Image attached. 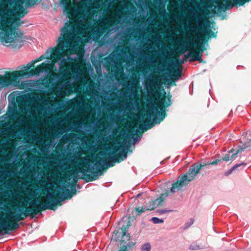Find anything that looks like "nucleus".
Returning <instances> with one entry per match:
<instances>
[{
	"instance_id": "1",
	"label": "nucleus",
	"mask_w": 251,
	"mask_h": 251,
	"mask_svg": "<svg viewBox=\"0 0 251 251\" xmlns=\"http://www.w3.org/2000/svg\"><path fill=\"white\" fill-rule=\"evenodd\" d=\"M117 0H74L75 11L69 6L71 15L80 14L84 17L88 25L86 34L89 39L97 35V39L88 40V42H98L101 35L99 46L116 47L123 44L126 37L133 35L142 36L151 32L150 27L139 21H133L136 10L133 5L126 4L122 7L121 4H116Z\"/></svg>"
},
{
	"instance_id": "2",
	"label": "nucleus",
	"mask_w": 251,
	"mask_h": 251,
	"mask_svg": "<svg viewBox=\"0 0 251 251\" xmlns=\"http://www.w3.org/2000/svg\"><path fill=\"white\" fill-rule=\"evenodd\" d=\"M137 132L136 128H130L121 135L122 140L117 138L108 148L98 153L84 156H82L83 153H95L98 151V142H100L98 135L97 141L81 136L77 143H75V140L64 151L58 143L55 148L56 153L59 156L56 159V166L62 170H70L69 176L73 180L83 176L89 177L91 181L96 180L101 174L100 171L104 166H110V161H119L121 155L124 157L122 160L127 157L125 151L128 150L132 139Z\"/></svg>"
},
{
	"instance_id": "3",
	"label": "nucleus",
	"mask_w": 251,
	"mask_h": 251,
	"mask_svg": "<svg viewBox=\"0 0 251 251\" xmlns=\"http://www.w3.org/2000/svg\"><path fill=\"white\" fill-rule=\"evenodd\" d=\"M130 78L124 85L125 90L118 92L116 100L113 91L107 92V99L113 101L104 102L103 110H108L112 121L122 122L125 120V117H129L134 112H139V119L142 123H159L166 116L165 97H161L153 83L154 88L148 91L149 95L153 98L148 100L147 107L142 110L138 91V78L134 74L130 75Z\"/></svg>"
},
{
	"instance_id": "4",
	"label": "nucleus",
	"mask_w": 251,
	"mask_h": 251,
	"mask_svg": "<svg viewBox=\"0 0 251 251\" xmlns=\"http://www.w3.org/2000/svg\"><path fill=\"white\" fill-rule=\"evenodd\" d=\"M61 4L63 5V11L67 17L75 22V24L71 27L64 26L61 29L59 37L57 40L58 47L50 48L46 51L45 55H42L38 58L32 60L35 64L44 58L48 59L45 63H59L63 59L64 65L62 68L67 65L68 62L80 60L84 53V42L88 40L97 39V35L89 39L87 37L86 31L88 25H83L85 23L84 17H80V14L74 16L72 11L70 10V6L74 11L76 8L74 4V0H61Z\"/></svg>"
},
{
	"instance_id": "5",
	"label": "nucleus",
	"mask_w": 251,
	"mask_h": 251,
	"mask_svg": "<svg viewBox=\"0 0 251 251\" xmlns=\"http://www.w3.org/2000/svg\"><path fill=\"white\" fill-rule=\"evenodd\" d=\"M38 0H0V41L4 46L19 49L23 45L25 37L18 28L19 21Z\"/></svg>"
},
{
	"instance_id": "6",
	"label": "nucleus",
	"mask_w": 251,
	"mask_h": 251,
	"mask_svg": "<svg viewBox=\"0 0 251 251\" xmlns=\"http://www.w3.org/2000/svg\"><path fill=\"white\" fill-rule=\"evenodd\" d=\"M54 96L42 98L36 96L33 92L25 93L16 91L10 94L8 99L16 102L19 107L21 121H30L40 115V110L36 107H45L50 112H56L58 109L63 107V104L53 102Z\"/></svg>"
},
{
	"instance_id": "7",
	"label": "nucleus",
	"mask_w": 251,
	"mask_h": 251,
	"mask_svg": "<svg viewBox=\"0 0 251 251\" xmlns=\"http://www.w3.org/2000/svg\"><path fill=\"white\" fill-rule=\"evenodd\" d=\"M85 112H87L85 116L78 117L76 119L85 126V133L92 136L99 130L98 140L101 143L108 141L115 134L118 126L116 122L118 121H112L109 118L108 123L107 117L100 108L93 109L91 107L90 111Z\"/></svg>"
},
{
	"instance_id": "8",
	"label": "nucleus",
	"mask_w": 251,
	"mask_h": 251,
	"mask_svg": "<svg viewBox=\"0 0 251 251\" xmlns=\"http://www.w3.org/2000/svg\"><path fill=\"white\" fill-rule=\"evenodd\" d=\"M30 196L27 195L21 196L17 193H14V195L11 197V205L13 207H20L24 209V213L23 215L26 217L28 215L35 216L36 213L40 212L42 210L51 209L55 210L56 207L55 204L60 203L61 199H52L50 202H44L43 205H41L40 199L31 200L33 198H29Z\"/></svg>"
},
{
	"instance_id": "9",
	"label": "nucleus",
	"mask_w": 251,
	"mask_h": 251,
	"mask_svg": "<svg viewBox=\"0 0 251 251\" xmlns=\"http://www.w3.org/2000/svg\"><path fill=\"white\" fill-rule=\"evenodd\" d=\"M31 180L24 179L23 184L18 183L14 180L5 182L0 187V201L6 200L9 202H11V197L14 193H17L21 196L27 195L29 198H34L37 191H34L36 186L35 183L32 184Z\"/></svg>"
},
{
	"instance_id": "10",
	"label": "nucleus",
	"mask_w": 251,
	"mask_h": 251,
	"mask_svg": "<svg viewBox=\"0 0 251 251\" xmlns=\"http://www.w3.org/2000/svg\"><path fill=\"white\" fill-rule=\"evenodd\" d=\"M126 56L122 50L119 52L113 51L107 57L96 61L92 60V63L95 67L97 72L101 70V68L105 69L112 77L116 79H123L124 77V68L123 62L118 56Z\"/></svg>"
},
{
	"instance_id": "11",
	"label": "nucleus",
	"mask_w": 251,
	"mask_h": 251,
	"mask_svg": "<svg viewBox=\"0 0 251 251\" xmlns=\"http://www.w3.org/2000/svg\"><path fill=\"white\" fill-rule=\"evenodd\" d=\"M13 209L14 213L4 201H0V234H6L8 230L13 231L19 227L18 224L9 222V220L19 221L23 220L24 209L20 207H15Z\"/></svg>"
},
{
	"instance_id": "12",
	"label": "nucleus",
	"mask_w": 251,
	"mask_h": 251,
	"mask_svg": "<svg viewBox=\"0 0 251 251\" xmlns=\"http://www.w3.org/2000/svg\"><path fill=\"white\" fill-rule=\"evenodd\" d=\"M188 8L191 13L192 20L186 22L184 25H180V29L183 32L187 30L189 32L199 34H204L209 37H216V33L212 31L210 28V21L203 23L204 18L203 16L199 15L192 6H189Z\"/></svg>"
},
{
	"instance_id": "13",
	"label": "nucleus",
	"mask_w": 251,
	"mask_h": 251,
	"mask_svg": "<svg viewBox=\"0 0 251 251\" xmlns=\"http://www.w3.org/2000/svg\"><path fill=\"white\" fill-rule=\"evenodd\" d=\"M209 38L207 35H205L204 38L200 36L197 38L184 36L183 37L182 41L179 43L180 51L183 53L184 49L195 50V56L189 58V61L190 62L197 61L201 62L202 61L201 56L204 48L203 42H207Z\"/></svg>"
},
{
	"instance_id": "14",
	"label": "nucleus",
	"mask_w": 251,
	"mask_h": 251,
	"mask_svg": "<svg viewBox=\"0 0 251 251\" xmlns=\"http://www.w3.org/2000/svg\"><path fill=\"white\" fill-rule=\"evenodd\" d=\"M71 69L75 74L71 80L67 81L62 83H56L58 90L56 93V97L59 99L62 98L66 95L73 92V85L75 82L81 80L82 77V70L79 66L73 64Z\"/></svg>"
},
{
	"instance_id": "15",
	"label": "nucleus",
	"mask_w": 251,
	"mask_h": 251,
	"mask_svg": "<svg viewBox=\"0 0 251 251\" xmlns=\"http://www.w3.org/2000/svg\"><path fill=\"white\" fill-rule=\"evenodd\" d=\"M36 84L34 80L20 81L19 76L14 73H8L4 77L0 76V89L13 86L20 89L26 88L28 90H32Z\"/></svg>"
},
{
	"instance_id": "16",
	"label": "nucleus",
	"mask_w": 251,
	"mask_h": 251,
	"mask_svg": "<svg viewBox=\"0 0 251 251\" xmlns=\"http://www.w3.org/2000/svg\"><path fill=\"white\" fill-rule=\"evenodd\" d=\"M205 165H202V161H199L191 165L187 172L180 176L176 182L174 181V193L175 189L181 188L183 185H186L189 182L193 180L196 176L200 172Z\"/></svg>"
},
{
	"instance_id": "17",
	"label": "nucleus",
	"mask_w": 251,
	"mask_h": 251,
	"mask_svg": "<svg viewBox=\"0 0 251 251\" xmlns=\"http://www.w3.org/2000/svg\"><path fill=\"white\" fill-rule=\"evenodd\" d=\"M66 108L72 110L69 112L65 118L68 119H76L78 118V114L79 111H88L91 109V105L86 101L84 98L80 97L77 99H71L69 101V104L66 106Z\"/></svg>"
},
{
	"instance_id": "18",
	"label": "nucleus",
	"mask_w": 251,
	"mask_h": 251,
	"mask_svg": "<svg viewBox=\"0 0 251 251\" xmlns=\"http://www.w3.org/2000/svg\"><path fill=\"white\" fill-rule=\"evenodd\" d=\"M63 59L59 61V63H42L40 65L34 69L31 70L27 73V75L30 76H33L35 75H43L45 78H47L53 71L59 72L62 68V66L64 64Z\"/></svg>"
},
{
	"instance_id": "19",
	"label": "nucleus",
	"mask_w": 251,
	"mask_h": 251,
	"mask_svg": "<svg viewBox=\"0 0 251 251\" xmlns=\"http://www.w3.org/2000/svg\"><path fill=\"white\" fill-rule=\"evenodd\" d=\"M48 186L51 189L54 187V185L51 182V178L47 180L45 182L39 184V186H36L34 191H37V193H36V195L34 196V198L40 199V197L43 194H46V197H43L42 198V200L44 202H48V199H56L55 198L57 197L55 195V192H58V191L59 190V187H57V189L54 191L53 194H52L50 192V190Z\"/></svg>"
},
{
	"instance_id": "20",
	"label": "nucleus",
	"mask_w": 251,
	"mask_h": 251,
	"mask_svg": "<svg viewBox=\"0 0 251 251\" xmlns=\"http://www.w3.org/2000/svg\"><path fill=\"white\" fill-rule=\"evenodd\" d=\"M161 52L159 51H154L151 55H150L147 50L144 49H140L138 50L137 63L142 67H144L149 63L150 65H156L158 64L160 59L158 55Z\"/></svg>"
},
{
	"instance_id": "21",
	"label": "nucleus",
	"mask_w": 251,
	"mask_h": 251,
	"mask_svg": "<svg viewBox=\"0 0 251 251\" xmlns=\"http://www.w3.org/2000/svg\"><path fill=\"white\" fill-rule=\"evenodd\" d=\"M99 83H100L99 82ZM92 86L93 87L92 91L89 92L90 97L94 101L96 107H98V108H100L101 111H106L108 113V118H109V112L108 110H104L102 108V104L105 102H103V97L94 92L95 91L100 94H104L103 92L106 91V87L103 85L100 86V84H97L96 85H94Z\"/></svg>"
},
{
	"instance_id": "22",
	"label": "nucleus",
	"mask_w": 251,
	"mask_h": 251,
	"mask_svg": "<svg viewBox=\"0 0 251 251\" xmlns=\"http://www.w3.org/2000/svg\"><path fill=\"white\" fill-rule=\"evenodd\" d=\"M58 192H55L56 197L60 196L59 199H61V201L65 199H70L73 195H75L76 190L75 187V183L73 181L71 183L66 181L63 182L61 187L59 188Z\"/></svg>"
},
{
	"instance_id": "23",
	"label": "nucleus",
	"mask_w": 251,
	"mask_h": 251,
	"mask_svg": "<svg viewBox=\"0 0 251 251\" xmlns=\"http://www.w3.org/2000/svg\"><path fill=\"white\" fill-rule=\"evenodd\" d=\"M169 55V60L168 62L166 60L167 55L165 53H162L163 59L162 61L161 64H157V70L163 74H167L168 72H169L170 74L173 73V49H170ZM169 77L170 80L172 79L173 75L170 74Z\"/></svg>"
},
{
	"instance_id": "24",
	"label": "nucleus",
	"mask_w": 251,
	"mask_h": 251,
	"mask_svg": "<svg viewBox=\"0 0 251 251\" xmlns=\"http://www.w3.org/2000/svg\"><path fill=\"white\" fill-rule=\"evenodd\" d=\"M24 157L25 160L24 161L25 166L23 168V171L28 174H30V170L34 169L35 163L37 161L36 156L31 153H28L24 151L20 157V161H22V158Z\"/></svg>"
},
{
	"instance_id": "25",
	"label": "nucleus",
	"mask_w": 251,
	"mask_h": 251,
	"mask_svg": "<svg viewBox=\"0 0 251 251\" xmlns=\"http://www.w3.org/2000/svg\"><path fill=\"white\" fill-rule=\"evenodd\" d=\"M41 112H40V115L38 117H37L32 121H24L22 122L25 126V132L28 134H31L33 131L40 132L42 129V126L40 124H38L37 122L38 119H39L41 117ZM20 121H21V118H20Z\"/></svg>"
},
{
	"instance_id": "26",
	"label": "nucleus",
	"mask_w": 251,
	"mask_h": 251,
	"mask_svg": "<svg viewBox=\"0 0 251 251\" xmlns=\"http://www.w3.org/2000/svg\"><path fill=\"white\" fill-rule=\"evenodd\" d=\"M7 114L10 119L15 120L18 124H23L20 121L21 114L19 112V108L18 109L17 103L15 101L11 100V103L8 108Z\"/></svg>"
},
{
	"instance_id": "27",
	"label": "nucleus",
	"mask_w": 251,
	"mask_h": 251,
	"mask_svg": "<svg viewBox=\"0 0 251 251\" xmlns=\"http://www.w3.org/2000/svg\"><path fill=\"white\" fill-rule=\"evenodd\" d=\"M34 177L35 179V183H34L36 186H39V184L45 182L47 180L51 178L49 173L44 171L36 172L34 175Z\"/></svg>"
},
{
	"instance_id": "28",
	"label": "nucleus",
	"mask_w": 251,
	"mask_h": 251,
	"mask_svg": "<svg viewBox=\"0 0 251 251\" xmlns=\"http://www.w3.org/2000/svg\"><path fill=\"white\" fill-rule=\"evenodd\" d=\"M72 74L69 70L65 69L60 72L55 79L56 83H62L63 82L67 81L69 79H72Z\"/></svg>"
},
{
	"instance_id": "29",
	"label": "nucleus",
	"mask_w": 251,
	"mask_h": 251,
	"mask_svg": "<svg viewBox=\"0 0 251 251\" xmlns=\"http://www.w3.org/2000/svg\"><path fill=\"white\" fill-rule=\"evenodd\" d=\"M28 134L32 141L40 146H43L44 144L49 139V135L42 136L39 134H33V133Z\"/></svg>"
},
{
	"instance_id": "30",
	"label": "nucleus",
	"mask_w": 251,
	"mask_h": 251,
	"mask_svg": "<svg viewBox=\"0 0 251 251\" xmlns=\"http://www.w3.org/2000/svg\"><path fill=\"white\" fill-rule=\"evenodd\" d=\"M224 7V4H220L217 6L212 5L207 7L208 9L211 10L209 14L207 15V17H212L215 15H217V16L221 15L222 12L225 11V8Z\"/></svg>"
},
{
	"instance_id": "31",
	"label": "nucleus",
	"mask_w": 251,
	"mask_h": 251,
	"mask_svg": "<svg viewBox=\"0 0 251 251\" xmlns=\"http://www.w3.org/2000/svg\"><path fill=\"white\" fill-rule=\"evenodd\" d=\"M67 122V118L56 117H52L50 120V123L51 128H56L63 126V125Z\"/></svg>"
},
{
	"instance_id": "32",
	"label": "nucleus",
	"mask_w": 251,
	"mask_h": 251,
	"mask_svg": "<svg viewBox=\"0 0 251 251\" xmlns=\"http://www.w3.org/2000/svg\"><path fill=\"white\" fill-rule=\"evenodd\" d=\"M168 196V193L165 192L160 195L159 198L150 202L149 206L151 210L154 209L157 206L161 205L164 202L165 199Z\"/></svg>"
},
{
	"instance_id": "33",
	"label": "nucleus",
	"mask_w": 251,
	"mask_h": 251,
	"mask_svg": "<svg viewBox=\"0 0 251 251\" xmlns=\"http://www.w3.org/2000/svg\"><path fill=\"white\" fill-rule=\"evenodd\" d=\"M71 131V129L68 126H61L58 127L54 130L51 133L52 138L55 139L56 138L61 139L62 136L64 133Z\"/></svg>"
},
{
	"instance_id": "34",
	"label": "nucleus",
	"mask_w": 251,
	"mask_h": 251,
	"mask_svg": "<svg viewBox=\"0 0 251 251\" xmlns=\"http://www.w3.org/2000/svg\"><path fill=\"white\" fill-rule=\"evenodd\" d=\"M57 143V141L55 139H51L49 142L48 141L44 144L43 146H42L43 147L42 151L49 153H51L53 149L54 148Z\"/></svg>"
},
{
	"instance_id": "35",
	"label": "nucleus",
	"mask_w": 251,
	"mask_h": 251,
	"mask_svg": "<svg viewBox=\"0 0 251 251\" xmlns=\"http://www.w3.org/2000/svg\"><path fill=\"white\" fill-rule=\"evenodd\" d=\"M75 121L71 122L68 125V126L71 129V131L81 130L82 129H86L85 126L79 120L76 119Z\"/></svg>"
},
{
	"instance_id": "36",
	"label": "nucleus",
	"mask_w": 251,
	"mask_h": 251,
	"mask_svg": "<svg viewBox=\"0 0 251 251\" xmlns=\"http://www.w3.org/2000/svg\"><path fill=\"white\" fill-rule=\"evenodd\" d=\"M183 75L182 68L176 67L174 65V86H176V82L178 80H181Z\"/></svg>"
},
{
	"instance_id": "37",
	"label": "nucleus",
	"mask_w": 251,
	"mask_h": 251,
	"mask_svg": "<svg viewBox=\"0 0 251 251\" xmlns=\"http://www.w3.org/2000/svg\"><path fill=\"white\" fill-rule=\"evenodd\" d=\"M14 171L12 169L5 170L4 169H0V182L1 183L6 177L14 173Z\"/></svg>"
},
{
	"instance_id": "38",
	"label": "nucleus",
	"mask_w": 251,
	"mask_h": 251,
	"mask_svg": "<svg viewBox=\"0 0 251 251\" xmlns=\"http://www.w3.org/2000/svg\"><path fill=\"white\" fill-rule=\"evenodd\" d=\"M186 49H184V52H185V50ZM188 50H189V49H187ZM191 49H189V50H190ZM193 50H194L193 49H192ZM179 51L180 53H181L182 54H183V56L182 57V58L181 59L182 61L183 62V64L186 62L187 60V59L190 57L191 58V57H194L195 56V51L193 52L192 51H189L187 53H186V54H184V53H182L181 52H180V46L179 45Z\"/></svg>"
},
{
	"instance_id": "39",
	"label": "nucleus",
	"mask_w": 251,
	"mask_h": 251,
	"mask_svg": "<svg viewBox=\"0 0 251 251\" xmlns=\"http://www.w3.org/2000/svg\"><path fill=\"white\" fill-rule=\"evenodd\" d=\"M149 42L152 45H160L162 42L161 36L159 34L153 36L151 38Z\"/></svg>"
},
{
	"instance_id": "40",
	"label": "nucleus",
	"mask_w": 251,
	"mask_h": 251,
	"mask_svg": "<svg viewBox=\"0 0 251 251\" xmlns=\"http://www.w3.org/2000/svg\"><path fill=\"white\" fill-rule=\"evenodd\" d=\"M76 136L75 133L71 132L69 133H64L62 136L61 140L63 142H68L72 140L73 138Z\"/></svg>"
},
{
	"instance_id": "41",
	"label": "nucleus",
	"mask_w": 251,
	"mask_h": 251,
	"mask_svg": "<svg viewBox=\"0 0 251 251\" xmlns=\"http://www.w3.org/2000/svg\"><path fill=\"white\" fill-rule=\"evenodd\" d=\"M135 210L137 213V215H140L146 211L151 210V209L150 208V206L148 205V206L136 207L135 208Z\"/></svg>"
},
{
	"instance_id": "42",
	"label": "nucleus",
	"mask_w": 251,
	"mask_h": 251,
	"mask_svg": "<svg viewBox=\"0 0 251 251\" xmlns=\"http://www.w3.org/2000/svg\"><path fill=\"white\" fill-rule=\"evenodd\" d=\"M247 164L246 162H243L240 163H237L232 166L234 168V171H239L244 169L247 166Z\"/></svg>"
},
{
	"instance_id": "43",
	"label": "nucleus",
	"mask_w": 251,
	"mask_h": 251,
	"mask_svg": "<svg viewBox=\"0 0 251 251\" xmlns=\"http://www.w3.org/2000/svg\"><path fill=\"white\" fill-rule=\"evenodd\" d=\"M232 1L235 6H243L245 3L251 1V0H232Z\"/></svg>"
},
{
	"instance_id": "44",
	"label": "nucleus",
	"mask_w": 251,
	"mask_h": 251,
	"mask_svg": "<svg viewBox=\"0 0 251 251\" xmlns=\"http://www.w3.org/2000/svg\"><path fill=\"white\" fill-rule=\"evenodd\" d=\"M175 50V46H174V50ZM176 67L181 68L182 65L183 64V62L180 58H175V53L174 52V63Z\"/></svg>"
},
{
	"instance_id": "45",
	"label": "nucleus",
	"mask_w": 251,
	"mask_h": 251,
	"mask_svg": "<svg viewBox=\"0 0 251 251\" xmlns=\"http://www.w3.org/2000/svg\"><path fill=\"white\" fill-rule=\"evenodd\" d=\"M222 162V160L221 159H215V160L213 161L212 162H202V165H205L204 167H206L207 166L209 165H215L218 164V163H220Z\"/></svg>"
},
{
	"instance_id": "46",
	"label": "nucleus",
	"mask_w": 251,
	"mask_h": 251,
	"mask_svg": "<svg viewBox=\"0 0 251 251\" xmlns=\"http://www.w3.org/2000/svg\"><path fill=\"white\" fill-rule=\"evenodd\" d=\"M167 0H153L154 3L155 4L158 5L160 4L161 6L163 7L164 10L163 12H165V7L166 3V1Z\"/></svg>"
},
{
	"instance_id": "47",
	"label": "nucleus",
	"mask_w": 251,
	"mask_h": 251,
	"mask_svg": "<svg viewBox=\"0 0 251 251\" xmlns=\"http://www.w3.org/2000/svg\"><path fill=\"white\" fill-rule=\"evenodd\" d=\"M130 239V234L129 233H127L126 232H124L123 234V239H122V242L126 244V242L129 241Z\"/></svg>"
},
{
	"instance_id": "48",
	"label": "nucleus",
	"mask_w": 251,
	"mask_h": 251,
	"mask_svg": "<svg viewBox=\"0 0 251 251\" xmlns=\"http://www.w3.org/2000/svg\"><path fill=\"white\" fill-rule=\"evenodd\" d=\"M151 246L149 243H146L143 244L141 247V251H150Z\"/></svg>"
},
{
	"instance_id": "49",
	"label": "nucleus",
	"mask_w": 251,
	"mask_h": 251,
	"mask_svg": "<svg viewBox=\"0 0 251 251\" xmlns=\"http://www.w3.org/2000/svg\"><path fill=\"white\" fill-rule=\"evenodd\" d=\"M194 219L193 218H191L189 222H186L184 225V226L182 227L183 230H186L188 229L191 225H192L194 223Z\"/></svg>"
},
{
	"instance_id": "50",
	"label": "nucleus",
	"mask_w": 251,
	"mask_h": 251,
	"mask_svg": "<svg viewBox=\"0 0 251 251\" xmlns=\"http://www.w3.org/2000/svg\"><path fill=\"white\" fill-rule=\"evenodd\" d=\"M188 249L190 250L194 251V250H201L202 248H201L199 245H198L195 243H192L189 246Z\"/></svg>"
},
{
	"instance_id": "51",
	"label": "nucleus",
	"mask_w": 251,
	"mask_h": 251,
	"mask_svg": "<svg viewBox=\"0 0 251 251\" xmlns=\"http://www.w3.org/2000/svg\"><path fill=\"white\" fill-rule=\"evenodd\" d=\"M151 221L152 222L153 224H160V223H163L164 222L163 220L162 219H159L157 217H152Z\"/></svg>"
},
{
	"instance_id": "52",
	"label": "nucleus",
	"mask_w": 251,
	"mask_h": 251,
	"mask_svg": "<svg viewBox=\"0 0 251 251\" xmlns=\"http://www.w3.org/2000/svg\"><path fill=\"white\" fill-rule=\"evenodd\" d=\"M169 10L170 12V21L171 22L172 20L173 19V0H170L169 1Z\"/></svg>"
},
{
	"instance_id": "53",
	"label": "nucleus",
	"mask_w": 251,
	"mask_h": 251,
	"mask_svg": "<svg viewBox=\"0 0 251 251\" xmlns=\"http://www.w3.org/2000/svg\"><path fill=\"white\" fill-rule=\"evenodd\" d=\"M172 211V210L171 209H158L157 210V212L161 214V215H163V214H166L168 212H171Z\"/></svg>"
},
{
	"instance_id": "54",
	"label": "nucleus",
	"mask_w": 251,
	"mask_h": 251,
	"mask_svg": "<svg viewBox=\"0 0 251 251\" xmlns=\"http://www.w3.org/2000/svg\"><path fill=\"white\" fill-rule=\"evenodd\" d=\"M34 64L33 63V61H31L30 63L27 64L25 66H24L22 67L23 71H26L29 70L31 67L34 66Z\"/></svg>"
},
{
	"instance_id": "55",
	"label": "nucleus",
	"mask_w": 251,
	"mask_h": 251,
	"mask_svg": "<svg viewBox=\"0 0 251 251\" xmlns=\"http://www.w3.org/2000/svg\"><path fill=\"white\" fill-rule=\"evenodd\" d=\"M224 8H225V11L227 10H229L232 9L233 7V5L230 2H226Z\"/></svg>"
},
{
	"instance_id": "56",
	"label": "nucleus",
	"mask_w": 251,
	"mask_h": 251,
	"mask_svg": "<svg viewBox=\"0 0 251 251\" xmlns=\"http://www.w3.org/2000/svg\"><path fill=\"white\" fill-rule=\"evenodd\" d=\"M169 38L171 42L173 41V26L172 25L169 27Z\"/></svg>"
},
{
	"instance_id": "57",
	"label": "nucleus",
	"mask_w": 251,
	"mask_h": 251,
	"mask_svg": "<svg viewBox=\"0 0 251 251\" xmlns=\"http://www.w3.org/2000/svg\"><path fill=\"white\" fill-rule=\"evenodd\" d=\"M221 160H222V161H224L226 162L230 160V154L228 153L226 154L225 155L222 159H221Z\"/></svg>"
},
{
	"instance_id": "58",
	"label": "nucleus",
	"mask_w": 251,
	"mask_h": 251,
	"mask_svg": "<svg viewBox=\"0 0 251 251\" xmlns=\"http://www.w3.org/2000/svg\"><path fill=\"white\" fill-rule=\"evenodd\" d=\"M234 171V168H233L232 167L228 170L227 171L225 172L224 173V175L225 176H228L230 174H231L233 171Z\"/></svg>"
},
{
	"instance_id": "59",
	"label": "nucleus",
	"mask_w": 251,
	"mask_h": 251,
	"mask_svg": "<svg viewBox=\"0 0 251 251\" xmlns=\"http://www.w3.org/2000/svg\"><path fill=\"white\" fill-rule=\"evenodd\" d=\"M183 159V157H181L179 155H178L177 156L176 158H175V160H174V165H175V163H176L178 161L180 160V161H182V160Z\"/></svg>"
},
{
	"instance_id": "60",
	"label": "nucleus",
	"mask_w": 251,
	"mask_h": 251,
	"mask_svg": "<svg viewBox=\"0 0 251 251\" xmlns=\"http://www.w3.org/2000/svg\"><path fill=\"white\" fill-rule=\"evenodd\" d=\"M140 139H141V137H140L139 136H136L135 138H134V139L133 140L132 144H136L138 141H139L140 140Z\"/></svg>"
},
{
	"instance_id": "61",
	"label": "nucleus",
	"mask_w": 251,
	"mask_h": 251,
	"mask_svg": "<svg viewBox=\"0 0 251 251\" xmlns=\"http://www.w3.org/2000/svg\"><path fill=\"white\" fill-rule=\"evenodd\" d=\"M238 153H237V152L236 151V152L235 153H233L231 156H230V160L231 161H233L234 160L236 157H237V155Z\"/></svg>"
},
{
	"instance_id": "62",
	"label": "nucleus",
	"mask_w": 251,
	"mask_h": 251,
	"mask_svg": "<svg viewBox=\"0 0 251 251\" xmlns=\"http://www.w3.org/2000/svg\"><path fill=\"white\" fill-rule=\"evenodd\" d=\"M245 150L241 147V146H238V149L236 151L237 153H240L243 151H244Z\"/></svg>"
},
{
	"instance_id": "63",
	"label": "nucleus",
	"mask_w": 251,
	"mask_h": 251,
	"mask_svg": "<svg viewBox=\"0 0 251 251\" xmlns=\"http://www.w3.org/2000/svg\"><path fill=\"white\" fill-rule=\"evenodd\" d=\"M242 148H243L244 150L249 148V146L248 145V143L247 142H245L242 146H241Z\"/></svg>"
},
{
	"instance_id": "64",
	"label": "nucleus",
	"mask_w": 251,
	"mask_h": 251,
	"mask_svg": "<svg viewBox=\"0 0 251 251\" xmlns=\"http://www.w3.org/2000/svg\"><path fill=\"white\" fill-rule=\"evenodd\" d=\"M119 251H127V247L124 246Z\"/></svg>"
}]
</instances>
